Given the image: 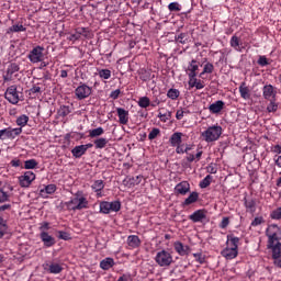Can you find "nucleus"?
<instances>
[{
    "label": "nucleus",
    "instance_id": "nucleus-1",
    "mask_svg": "<svg viewBox=\"0 0 281 281\" xmlns=\"http://www.w3.org/2000/svg\"><path fill=\"white\" fill-rule=\"evenodd\" d=\"M266 236L268 238V249H271L273 257L278 258L281 254V228L276 224H271L266 229Z\"/></svg>",
    "mask_w": 281,
    "mask_h": 281
},
{
    "label": "nucleus",
    "instance_id": "nucleus-2",
    "mask_svg": "<svg viewBox=\"0 0 281 281\" xmlns=\"http://www.w3.org/2000/svg\"><path fill=\"white\" fill-rule=\"evenodd\" d=\"M221 135H223V127L218 125L211 126L202 133V137H204L205 142H216Z\"/></svg>",
    "mask_w": 281,
    "mask_h": 281
},
{
    "label": "nucleus",
    "instance_id": "nucleus-3",
    "mask_svg": "<svg viewBox=\"0 0 281 281\" xmlns=\"http://www.w3.org/2000/svg\"><path fill=\"white\" fill-rule=\"evenodd\" d=\"M45 47L43 46H35L27 55V58L31 63H43L45 60Z\"/></svg>",
    "mask_w": 281,
    "mask_h": 281
},
{
    "label": "nucleus",
    "instance_id": "nucleus-4",
    "mask_svg": "<svg viewBox=\"0 0 281 281\" xmlns=\"http://www.w3.org/2000/svg\"><path fill=\"white\" fill-rule=\"evenodd\" d=\"M87 205H89V201H87V198H74L69 202L66 203V206L69 210H72L76 212V210H87Z\"/></svg>",
    "mask_w": 281,
    "mask_h": 281
},
{
    "label": "nucleus",
    "instance_id": "nucleus-5",
    "mask_svg": "<svg viewBox=\"0 0 281 281\" xmlns=\"http://www.w3.org/2000/svg\"><path fill=\"white\" fill-rule=\"evenodd\" d=\"M155 261L159 267H170L171 262H173L172 255L166 250H160L157 252Z\"/></svg>",
    "mask_w": 281,
    "mask_h": 281
},
{
    "label": "nucleus",
    "instance_id": "nucleus-6",
    "mask_svg": "<svg viewBox=\"0 0 281 281\" xmlns=\"http://www.w3.org/2000/svg\"><path fill=\"white\" fill-rule=\"evenodd\" d=\"M21 133H23L22 127H8L4 130H0V139H15L16 137H19V135H21Z\"/></svg>",
    "mask_w": 281,
    "mask_h": 281
},
{
    "label": "nucleus",
    "instance_id": "nucleus-7",
    "mask_svg": "<svg viewBox=\"0 0 281 281\" xmlns=\"http://www.w3.org/2000/svg\"><path fill=\"white\" fill-rule=\"evenodd\" d=\"M5 100L11 104H19V91L16 90V86H11L7 89L4 93Z\"/></svg>",
    "mask_w": 281,
    "mask_h": 281
},
{
    "label": "nucleus",
    "instance_id": "nucleus-8",
    "mask_svg": "<svg viewBox=\"0 0 281 281\" xmlns=\"http://www.w3.org/2000/svg\"><path fill=\"white\" fill-rule=\"evenodd\" d=\"M21 69L16 63H12L8 66L5 74L2 76L4 82H12V76Z\"/></svg>",
    "mask_w": 281,
    "mask_h": 281
},
{
    "label": "nucleus",
    "instance_id": "nucleus-9",
    "mask_svg": "<svg viewBox=\"0 0 281 281\" xmlns=\"http://www.w3.org/2000/svg\"><path fill=\"white\" fill-rule=\"evenodd\" d=\"M34 179H36V175L32 171H26L23 176L20 177V186L22 188H30Z\"/></svg>",
    "mask_w": 281,
    "mask_h": 281
},
{
    "label": "nucleus",
    "instance_id": "nucleus-10",
    "mask_svg": "<svg viewBox=\"0 0 281 281\" xmlns=\"http://www.w3.org/2000/svg\"><path fill=\"white\" fill-rule=\"evenodd\" d=\"M75 93L78 100H85V98H89V95H91V88L83 83L75 90Z\"/></svg>",
    "mask_w": 281,
    "mask_h": 281
},
{
    "label": "nucleus",
    "instance_id": "nucleus-11",
    "mask_svg": "<svg viewBox=\"0 0 281 281\" xmlns=\"http://www.w3.org/2000/svg\"><path fill=\"white\" fill-rule=\"evenodd\" d=\"M207 211L205 210H198L193 214L189 216L190 221L193 223H203L205 218H207Z\"/></svg>",
    "mask_w": 281,
    "mask_h": 281
},
{
    "label": "nucleus",
    "instance_id": "nucleus-12",
    "mask_svg": "<svg viewBox=\"0 0 281 281\" xmlns=\"http://www.w3.org/2000/svg\"><path fill=\"white\" fill-rule=\"evenodd\" d=\"M40 238L44 243V247H54L56 245V238L52 237L47 232H42Z\"/></svg>",
    "mask_w": 281,
    "mask_h": 281
},
{
    "label": "nucleus",
    "instance_id": "nucleus-13",
    "mask_svg": "<svg viewBox=\"0 0 281 281\" xmlns=\"http://www.w3.org/2000/svg\"><path fill=\"white\" fill-rule=\"evenodd\" d=\"M173 247L179 256H188V254H190V246H186L181 241H176Z\"/></svg>",
    "mask_w": 281,
    "mask_h": 281
},
{
    "label": "nucleus",
    "instance_id": "nucleus-14",
    "mask_svg": "<svg viewBox=\"0 0 281 281\" xmlns=\"http://www.w3.org/2000/svg\"><path fill=\"white\" fill-rule=\"evenodd\" d=\"M175 191L178 194L186 195L190 192V183H188V181H182L176 186Z\"/></svg>",
    "mask_w": 281,
    "mask_h": 281
},
{
    "label": "nucleus",
    "instance_id": "nucleus-15",
    "mask_svg": "<svg viewBox=\"0 0 281 281\" xmlns=\"http://www.w3.org/2000/svg\"><path fill=\"white\" fill-rule=\"evenodd\" d=\"M196 71H199V65L195 59H192L189 67L187 68V74L189 78H196Z\"/></svg>",
    "mask_w": 281,
    "mask_h": 281
},
{
    "label": "nucleus",
    "instance_id": "nucleus-16",
    "mask_svg": "<svg viewBox=\"0 0 281 281\" xmlns=\"http://www.w3.org/2000/svg\"><path fill=\"white\" fill-rule=\"evenodd\" d=\"M224 106H225V102L218 100L209 106V111L210 113H213V114L221 113Z\"/></svg>",
    "mask_w": 281,
    "mask_h": 281
},
{
    "label": "nucleus",
    "instance_id": "nucleus-17",
    "mask_svg": "<svg viewBox=\"0 0 281 281\" xmlns=\"http://www.w3.org/2000/svg\"><path fill=\"white\" fill-rule=\"evenodd\" d=\"M116 112L120 124H128V111L124 110V108H117Z\"/></svg>",
    "mask_w": 281,
    "mask_h": 281
},
{
    "label": "nucleus",
    "instance_id": "nucleus-18",
    "mask_svg": "<svg viewBox=\"0 0 281 281\" xmlns=\"http://www.w3.org/2000/svg\"><path fill=\"white\" fill-rule=\"evenodd\" d=\"M222 256L224 258H226L227 260H234V258H236V256H238V250H236L234 248H229V246H227V248H225L222 251Z\"/></svg>",
    "mask_w": 281,
    "mask_h": 281
},
{
    "label": "nucleus",
    "instance_id": "nucleus-19",
    "mask_svg": "<svg viewBox=\"0 0 281 281\" xmlns=\"http://www.w3.org/2000/svg\"><path fill=\"white\" fill-rule=\"evenodd\" d=\"M181 137H183V133L181 132L173 133L169 138V144L173 147L181 145V142H182Z\"/></svg>",
    "mask_w": 281,
    "mask_h": 281
},
{
    "label": "nucleus",
    "instance_id": "nucleus-20",
    "mask_svg": "<svg viewBox=\"0 0 281 281\" xmlns=\"http://www.w3.org/2000/svg\"><path fill=\"white\" fill-rule=\"evenodd\" d=\"M238 243H240V238L234 237V235H227V247L238 251Z\"/></svg>",
    "mask_w": 281,
    "mask_h": 281
},
{
    "label": "nucleus",
    "instance_id": "nucleus-21",
    "mask_svg": "<svg viewBox=\"0 0 281 281\" xmlns=\"http://www.w3.org/2000/svg\"><path fill=\"white\" fill-rule=\"evenodd\" d=\"M239 93L244 100H249V98H251V93H249V88L247 87V83H245V82L240 83Z\"/></svg>",
    "mask_w": 281,
    "mask_h": 281
},
{
    "label": "nucleus",
    "instance_id": "nucleus-22",
    "mask_svg": "<svg viewBox=\"0 0 281 281\" xmlns=\"http://www.w3.org/2000/svg\"><path fill=\"white\" fill-rule=\"evenodd\" d=\"M263 98L265 100H271V98H276V91H273V86L268 85L263 87Z\"/></svg>",
    "mask_w": 281,
    "mask_h": 281
},
{
    "label": "nucleus",
    "instance_id": "nucleus-23",
    "mask_svg": "<svg viewBox=\"0 0 281 281\" xmlns=\"http://www.w3.org/2000/svg\"><path fill=\"white\" fill-rule=\"evenodd\" d=\"M56 192V184H48L40 191L43 199H47V194H54Z\"/></svg>",
    "mask_w": 281,
    "mask_h": 281
},
{
    "label": "nucleus",
    "instance_id": "nucleus-24",
    "mask_svg": "<svg viewBox=\"0 0 281 281\" xmlns=\"http://www.w3.org/2000/svg\"><path fill=\"white\" fill-rule=\"evenodd\" d=\"M113 265H115V261L111 257H108L100 262V267L103 269V271H109Z\"/></svg>",
    "mask_w": 281,
    "mask_h": 281
},
{
    "label": "nucleus",
    "instance_id": "nucleus-25",
    "mask_svg": "<svg viewBox=\"0 0 281 281\" xmlns=\"http://www.w3.org/2000/svg\"><path fill=\"white\" fill-rule=\"evenodd\" d=\"M71 153H72V157H76V159H80V157H82V155H85V153L87 151L83 145H79L72 148Z\"/></svg>",
    "mask_w": 281,
    "mask_h": 281
},
{
    "label": "nucleus",
    "instance_id": "nucleus-26",
    "mask_svg": "<svg viewBox=\"0 0 281 281\" xmlns=\"http://www.w3.org/2000/svg\"><path fill=\"white\" fill-rule=\"evenodd\" d=\"M140 243L142 241L139 240V237L137 235H131L127 237V245L130 247H139Z\"/></svg>",
    "mask_w": 281,
    "mask_h": 281
},
{
    "label": "nucleus",
    "instance_id": "nucleus-27",
    "mask_svg": "<svg viewBox=\"0 0 281 281\" xmlns=\"http://www.w3.org/2000/svg\"><path fill=\"white\" fill-rule=\"evenodd\" d=\"M158 117L161 120V122H167V120H170V117H172V112L160 109Z\"/></svg>",
    "mask_w": 281,
    "mask_h": 281
},
{
    "label": "nucleus",
    "instance_id": "nucleus-28",
    "mask_svg": "<svg viewBox=\"0 0 281 281\" xmlns=\"http://www.w3.org/2000/svg\"><path fill=\"white\" fill-rule=\"evenodd\" d=\"M199 201V193L198 192H192L186 200L184 204L186 205H192V203H196Z\"/></svg>",
    "mask_w": 281,
    "mask_h": 281
},
{
    "label": "nucleus",
    "instance_id": "nucleus-29",
    "mask_svg": "<svg viewBox=\"0 0 281 281\" xmlns=\"http://www.w3.org/2000/svg\"><path fill=\"white\" fill-rule=\"evenodd\" d=\"M106 144H109V139L106 138H98L94 140V146L97 149L106 148Z\"/></svg>",
    "mask_w": 281,
    "mask_h": 281
},
{
    "label": "nucleus",
    "instance_id": "nucleus-30",
    "mask_svg": "<svg viewBox=\"0 0 281 281\" xmlns=\"http://www.w3.org/2000/svg\"><path fill=\"white\" fill-rule=\"evenodd\" d=\"M49 273H60L63 271V266L59 263H50L48 265Z\"/></svg>",
    "mask_w": 281,
    "mask_h": 281
},
{
    "label": "nucleus",
    "instance_id": "nucleus-31",
    "mask_svg": "<svg viewBox=\"0 0 281 281\" xmlns=\"http://www.w3.org/2000/svg\"><path fill=\"white\" fill-rule=\"evenodd\" d=\"M27 122H30V116L22 114L16 119L18 126H26Z\"/></svg>",
    "mask_w": 281,
    "mask_h": 281
},
{
    "label": "nucleus",
    "instance_id": "nucleus-32",
    "mask_svg": "<svg viewBox=\"0 0 281 281\" xmlns=\"http://www.w3.org/2000/svg\"><path fill=\"white\" fill-rule=\"evenodd\" d=\"M38 166V162L35 159H30L24 162L25 170H34Z\"/></svg>",
    "mask_w": 281,
    "mask_h": 281
},
{
    "label": "nucleus",
    "instance_id": "nucleus-33",
    "mask_svg": "<svg viewBox=\"0 0 281 281\" xmlns=\"http://www.w3.org/2000/svg\"><path fill=\"white\" fill-rule=\"evenodd\" d=\"M100 212H102V214H110L111 213L110 202H101L100 203Z\"/></svg>",
    "mask_w": 281,
    "mask_h": 281
},
{
    "label": "nucleus",
    "instance_id": "nucleus-34",
    "mask_svg": "<svg viewBox=\"0 0 281 281\" xmlns=\"http://www.w3.org/2000/svg\"><path fill=\"white\" fill-rule=\"evenodd\" d=\"M214 71V65L212 63H206L204 65L203 71L200 74V78L203 77L205 74H212Z\"/></svg>",
    "mask_w": 281,
    "mask_h": 281
},
{
    "label": "nucleus",
    "instance_id": "nucleus-35",
    "mask_svg": "<svg viewBox=\"0 0 281 281\" xmlns=\"http://www.w3.org/2000/svg\"><path fill=\"white\" fill-rule=\"evenodd\" d=\"M138 105H139L142 109H148V106H150V99H148V97H142V98L138 100Z\"/></svg>",
    "mask_w": 281,
    "mask_h": 281
},
{
    "label": "nucleus",
    "instance_id": "nucleus-36",
    "mask_svg": "<svg viewBox=\"0 0 281 281\" xmlns=\"http://www.w3.org/2000/svg\"><path fill=\"white\" fill-rule=\"evenodd\" d=\"M122 203L120 201L110 202V212H120Z\"/></svg>",
    "mask_w": 281,
    "mask_h": 281
},
{
    "label": "nucleus",
    "instance_id": "nucleus-37",
    "mask_svg": "<svg viewBox=\"0 0 281 281\" xmlns=\"http://www.w3.org/2000/svg\"><path fill=\"white\" fill-rule=\"evenodd\" d=\"M100 135H104V128L102 127H98L89 132L90 137H100Z\"/></svg>",
    "mask_w": 281,
    "mask_h": 281
},
{
    "label": "nucleus",
    "instance_id": "nucleus-38",
    "mask_svg": "<svg viewBox=\"0 0 281 281\" xmlns=\"http://www.w3.org/2000/svg\"><path fill=\"white\" fill-rule=\"evenodd\" d=\"M92 190H94L95 192H101V190H104V181L102 180L94 181V183L92 184Z\"/></svg>",
    "mask_w": 281,
    "mask_h": 281
},
{
    "label": "nucleus",
    "instance_id": "nucleus-39",
    "mask_svg": "<svg viewBox=\"0 0 281 281\" xmlns=\"http://www.w3.org/2000/svg\"><path fill=\"white\" fill-rule=\"evenodd\" d=\"M270 217L273 221H281V206L273 210L270 214Z\"/></svg>",
    "mask_w": 281,
    "mask_h": 281
},
{
    "label": "nucleus",
    "instance_id": "nucleus-40",
    "mask_svg": "<svg viewBox=\"0 0 281 281\" xmlns=\"http://www.w3.org/2000/svg\"><path fill=\"white\" fill-rule=\"evenodd\" d=\"M213 177L207 175L201 182H200V188L205 189L209 188L210 183H212Z\"/></svg>",
    "mask_w": 281,
    "mask_h": 281
},
{
    "label": "nucleus",
    "instance_id": "nucleus-41",
    "mask_svg": "<svg viewBox=\"0 0 281 281\" xmlns=\"http://www.w3.org/2000/svg\"><path fill=\"white\" fill-rule=\"evenodd\" d=\"M167 97L170 98V100H177V98H179V90L169 89L167 92Z\"/></svg>",
    "mask_w": 281,
    "mask_h": 281
},
{
    "label": "nucleus",
    "instance_id": "nucleus-42",
    "mask_svg": "<svg viewBox=\"0 0 281 281\" xmlns=\"http://www.w3.org/2000/svg\"><path fill=\"white\" fill-rule=\"evenodd\" d=\"M176 41L181 43V45H186L188 43V33H180Z\"/></svg>",
    "mask_w": 281,
    "mask_h": 281
},
{
    "label": "nucleus",
    "instance_id": "nucleus-43",
    "mask_svg": "<svg viewBox=\"0 0 281 281\" xmlns=\"http://www.w3.org/2000/svg\"><path fill=\"white\" fill-rule=\"evenodd\" d=\"M99 76H100V78H103V80H109V78H111V70H109V69H101L99 71Z\"/></svg>",
    "mask_w": 281,
    "mask_h": 281
},
{
    "label": "nucleus",
    "instance_id": "nucleus-44",
    "mask_svg": "<svg viewBox=\"0 0 281 281\" xmlns=\"http://www.w3.org/2000/svg\"><path fill=\"white\" fill-rule=\"evenodd\" d=\"M9 30L10 32H25L27 29L23 24H14Z\"/></svg>",
    "mask_w": 281,
    "mask_h": 281
},
{
    "label": "nucleus",
    "instance_id": "nucleus-45",
    "mask_svg": "<svg viewBox=\"0 0 281 281\" xmlns=\"http://www.w3.org/2000/svg\"><path fill=\"white\" fill-rule=\"evenodd\" d=\"M168 10L170 12H181V7H179L178 2H171L168 5Z\"/></svg>",
    "mask_w": 281,
    "mask_h": 281
},
{
    "label": "nucleus",
    "instance_id": "nucleus-46",
    "mask_svg": "<svg viewBox=\"0 0 281 281\" xmlns=\"http://www.w3.org/2000/svg\"><path fill=\"white\" fill-rule=\"evenodd\" d=\"M58 238H60V240H71V235L67 232L59 231Z\"/></svg>",
    "mask_w": 281,
    "mask_h": 281
},
{
    "label": "nucleus",
    "instance_id": "nucleus-47",
    "mask_svg": "<svg viewBox=\"0 0 281 281\" xmlns=\"http://www.w3.org/2000/svg\"><path fill=\"white\" fill-rule=\"evenodd\" d=\"M71 113V110H69V106H61L60 110H59V115L61 117H67V115H69Z\"/></svg>",
    "mask_w": 281,
    "mask_h": 281
},
{
    "label": "nucleus",
    "instance_id": "nucleus-48",
    "mask_svg": "<svg viewBox=\"0 0 281 281\" xmlns=\"http://www.w3.org/2000/svg\"><path fill=\"white\" fill-rule=\"evenodd\" d=\"M143 179H144L143 176H136L135 178H130V183L131 186H139Z\"/></svg>",
    "mask_w": 281,
    "mask_h": 281
},
{
    "label": "nucleus",
    "instance_id": "nucleus-49",
    "mask_svg": "<svg viewBox=\"0 0 281 281\" xmlns=\"http://www.w3.org/2000/svg\"><path fill=\"white\" fill-rule=\"evenodd\" d=\"M240 45V42L238 41V36H233L231 38V47H234V49H238Z\"/></svg>",
    "mask_w": 281,
    "mask_h": 281
},
{
    "label": "nucleus",
    "instance_id": "nucleus-50",
    "mask_svg": "<svg viewBox=\"0 0 281 281\" xmlns=\"http://www.w3.org/2000/svg\"><path fill=\"white\" fill-rule=\"evenodd\" d=\"M10 199V195H8V192L3 191V189H0V203H5Z\"/></svg>",
    "mask_w": 281,
    "mask_h": 281
},
{
    "label": "nucleus",
    "instance_id": "nucleus-51",
    "mask_svg": "<svg viewBox=\"0 0 281 281\" xmlns=\"http://www.w3.org/2000/svg\"><path fill=\"white\" fill-rule=\"evenodd\" d=\"M82 36V32H76L74 34H70V36L68 37V41H80V37Z\"/></svg>",
    "mask_w": 281,
    "mask_h": 281
},
{
    "label": "nucleus",
    "instance_id": "nucleus-52",
    "mask_svg": "<svg viewBox=\"0 0 281 281\" xmlns=\"http://www.w3.org/2000/svg\"><path fill=\"white\" fill-rule=\"evenodd\" d=\"M206 170L210 175H216V172H218V168H216V165L213 164L209 165Z\"/></svg>",
    "mask_w": 281,
    "mask_h": 281
},
{
    "label": "nucleus",
    "instance_id": "nucleus-53",
    "mask_svg": "<svg viewBox=\"0 0 281 281\" xmlns=\"http://www.w3.org/2000/svg\"><path fill=\"white\" fill-rule=\"evenodd\" d=\"M159 133H160L159 128H153L148 135V139H156Z\"/></svg>",
    "mask_w": 281,
    "mask_h": 281
},
{
    "label": "nucleus",
    "instance_id": "nucleus-54",
    "mask_svg": "<svg viewBox=\"0 0 281 281\" xmlns=\"http://www.w3.org/2000/svg\"><path fill=\"white\" fill-rule=\"evenodd\" d=\"M265 223V218L262 217H255V220L251 222L252 227H258V225H262Z\"/></svg>",
    "mask_w": 281,
    "mask_h": 281
},
{
    "label": "nucleus",
    "instance_id": "nucleus-55",
    "mask_svg": "<svg viewBox=\"0 0 281 281\" xmlns=\"http://www.w3.org/2000/svg\"><path fill=\"white\" fill-rule=\"evenodd\" d=\"M245 205H246L247 210H250V212H254V210L256 207V202H254V200L246 201Z\"/></svg>",
    "mask_w": 281,
    "mask_h": 281
},
{
    "label": "nucleus",
    "instance_id": "nucleus-56",
    "mask_svg": "<svg viewBox=\"0 0 281 281\" xmlns=\"http://www.w3.org/2000/svg\"><path fill=\"white\" fill-rule=\"evenodd\" d=\"M258 65H260L261 67H267V65H269V60L267 59V57L260 56L258 59Z\"/></svg>",
    "mask_w": 281,
    "mask_h": 281
},
{
    "label": "nucleus",
    "instance_id": "nucleus-57",
    "mask_svg": "<svg viewBox=\"0 0 281 281\" xmlns=\"http://www.w3.org/2000/svg\"><path fill=\"white\" fill-rule=\"evenodd\" d=\"M8 234V225L7 224H0V238L5 236Z\"/></svg>",
    "mask_w": 281,
    "mask_h": 281
},
{
    "label": "nucleus",
    "instance_id": "nucleus-58",
    "mask_svg": "<svg viewBox=\"0 0 281 281\" xmlns=\"http://www.w3.org/2000/svg\"><path fill=\"white\" fill-rule=\"evenodd\" d=\"M193 256L196 262H200V265H203V262H205V256H203V254H194Z\"/></svg>",
    "mask_w": 281,
    "mask_h": 281
},
{
    "label": "nucleus",
    "instance_id": "nucleus-59",
    "mask_svg": "<svg viewBox=\"0 0 281 281\" xmlns=\"http://www.w3.org/2000/svg\"><path fill=\"white\" fill-rule=\"evenodd\" d=\"M267 111H268L269 113H276V111H278V105H277L276 103L271 102V103L268 105Z\"/></svg>",
    "mask_w": 281,
    "mask_h": 281
},
{
    "label": "nucleus",
    "instance_id": "nucleus-60",
    "mask_svg": "<svg viewBox=\"0 0 281 281\" xmlns=\"http://www.w3.org/2000/svg\"><path fill=\"white\" fill-rule=\"evenodd\" d=\"M29 92H30V95H34V94H36V93H41V87H38V86H33V87L29 90Z\"/></svg>",
    "mask_w": 281,
    "mask_h": 281
},
{
    "label": "nucleus",
    "instance_id": "nucleus-61",
    "mask_svg": "<svg viewBox=\"0 0 281 281\" xmlns=\"http://www.w3.org/2000/svg\"><path fill=\"white\" fill-rule=\"evenodd\" d=\"M272 258H273V260H274L276 267H279V269H281V254H279L278 257H274V256H273V252H272Z\"/></svg>",
    "mask_w": 281,
    "mask_h": 281
},
{
    "label": "nucleus",
    "instance_id": "nucleus-62",
    "mask_svg": "<svg viewBox=\"0 0 281 281\" xmlns=\"http://www.w3.org/2000/svg\"><path fill=\"white\" fill-rule=\"evenodd\" d=\"M227 225H229V217H223L221 224H220V227L222 229H225V227H227Z\"/></svg>",
    "mask_w": 281,
    "mask_h": 281
},
{
    "label": "nucleus",
    "instance_id": "nucleus-63",
    "mask_svg": "<svg viewBox=\"0 0 281 281\" xmlns=\"http://www.w3.org/2000/svg\"><path fill=\"white\" fill-rule=\"evenodd\" d=\"M176 153L178 154V155H183V153H186V149H183V145H176Z\"/></svg>",
    "mask_w": 281,
    "mask_h": 281
},
{
    "label": "nucleus",
    "instance_id": "nucleus-64",
    "mask_svg": "<svg viewBox=\"0 0 281 281\" xmlns=\"http://www.w3.org/2000/svg\"><path fill=\"white\" fill-rule=\"evenodd\" d=\"M47 229H49V223L44 222V223L41 225L40 231H41V233H43V232H47Z\"/></svg>",
    "mask_w": 281,
    "mask_h": 281
}]
</instances>
